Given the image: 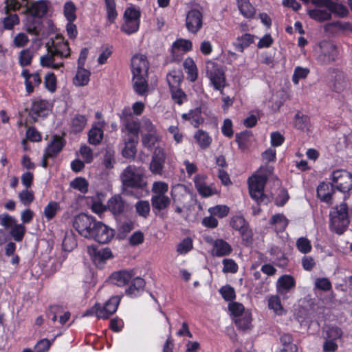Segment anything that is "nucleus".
Listing matches in <instances>:
<instances>
[{
    "mask_svg": "<svg viewBox=\"0 0 352 352\" xmlns=\"http://www.w3.org/2000/svg\"><path fill=\"white\" fill-rule=\"evenodd\" d=\"M60 204L55 201H50L44 208L43 215L47 221L52 220L60 210Z\"/></svg>",
    "mask_w": 352,
    "mask_h": 352,
    "instance_id": "7c9ffc66",
    "label": "nucleus"
},
{
    "mask_svg": "<svg viewBox=\"0 0 352 352\" xmlns=\"http://www.w3.org/2000/svg\"><path fill=\"white\" fill-rule=\"evenodd\" d=\"M120 299L121 298L119 296H112L103 306L96 304L94 307L87 310L83 316H91L95 313L98 318H107L116 311Z\"/></svg>",
    "mask_w": 352,
    "mask_h": 352,
    "instance_id": "6e6552de",
    "label": "nucleus"
},
{
    "mask_svg": "<svg viewBox=\"0 0 352 352\" xmlns=\"http://www.w3.org/2000/svg\"><path fill=\"white\" fill-rule=\"evenodd\" d=\"M114 236L113 230L109 228L101 221H98L89 239H94L100 243H109Z\"/></svg>",
    "mask_w": 352,
    "mask_h": 352,
    "instance_id": "f8f14e48",
    "label": "nucleus"
},
{
    "mask_svg": "<svg viewBox=\"0 0 352 352\" xmlns=\"http://www.w3.org/2000/svg\"><path fill=\"white\" fill-rule=\"evenodd\" d=\"M349 223V217H330V229L338 234H343Z\"/></svg>",
    "mask_w": 352,
    "mask_h": 352,
    "instance_id": "4be33fe9",
    "label": "nucleus"
},
{
    "mask_svg": "<svg viewBox=\"0 0 352 352\" xmlns=\"http://www.w3.org/2000/svg\"><path fill=\"white\" fill-rule=\"evenodd\" d=\"M70 186L74 189H77L82 193H85L88 190V183L85 178L78 177L71 182Z\"/></svg>",
    "mask_w": 352,
    "mask_h": 352,
    "instance_id": "603ef678",
    "label": "nucleus"
},
{
    "mask_svg": "<svg viewBox=\"0 0 352 352\" xmlns=\"http://www.w3.org/2000/svg\"><path fill=\"white\" fill-rule=\"evenodd\" d=\"M206 73L215 89L220 90L223 96V104L222 108L227 110L233 104V98L230 96H225L223 88L226 85V78L223 71L219 65L214 61L208 60L206 63Z\"/></svg>",
    "mask_w": 352,
    "mask_h": 352,
    "instance_id": "7ed1b4c3",
    "label": "nucleus"
},
{
    "mask_svg": "<svg viewBox=\"0 0 352 352\" xmlns=\"http://www.w3.org/2000/svg\"><path fill=\"white\" fill-rule=\"evenodd\" d=\"M140 26V20H129L124 19V23L122 26L121 30L127 34L136 32Z\"/></svg>",
    "mask_w": 352,
    "mask_h": 352,
    "instance_id": "c03bdc74",
    "label": "nucleus"
},
{
    "mask_svg": "<svg viewBox=\"0 0 352 352\" xmlns=\"http://www.w3.org/2000/svg\"><path fill=\"white\" fill-rule=\"evenodd\" d=\"M47 318L56 327L63 326L66 323V312L62 306L54 305L49 307L46 312Z\"/></svg>",
    "mask_w": 352,
    "mask_h": 352,
    "instance_id": "4468645a",
    "label": "nucleus"
},
{
    "mask_svg": "<svg viewBox=\"0 0 352 352\" xmlns=\"http://www.w3.org/2000/svg\"><path fill=\"white\" fill-rule=\"evenodd\" d=\"M25 7V2L22 0V2H19L16 0H7L6 12L8 13L10 10L13 11H20L22 13V11Z\"/></svg>",
    "mask_w": 352,
    "mask_h": 352,
    "instance_id": "6e6d98bb",
    "label": "nucleus"
},
{
    "mask_svg": "<svg viewBox=\"0 0 352 352\" xmlns=\"http://www.w3.org/2000/svg\"><path fill=\"white\" fill-rule=\"evenodd\" d=\"M229 208L226 205H217L208 209L211 215L217 216L219 218H223L229 213Z\"/></svg>",
    "mask_w": 352,
    "mask_h": 352,
    "instance_id": "09e8293b",
    "label": "nucleus"
},
{
    "mask_svg": "<svg viewBox=\"0 0 352 352\" xmlns=\"http://www.w3.org/2000/svg\"><path fill=\"white\" fill-rule=\"evenodd\" d=\"M87 250L94 263L101 262V249L98 250L96 245H89Z\"/></svg>",
    "mask_w": 352,
    "mask_h": 352,
    "instance_id": "0e129e2a",
    "label": "nucleus"
},
{
    "mask_svg": "<svg viewBox=\"0 0 352 352\" xmlns=\"http://www.w3.org/2000/svg\"><path fill=\"white\" fill-rule=\"evenodd\" d=\"M150 209V204L148 201L141 200L138 201L135 204L137 213L144 218H146L149 215Z\"/></svg>",
    "mask_w": 352,
    "mask_h": 352,
    "instance_id": "49530a36",
    "label": "nucleus"
},
{
    "mask_svg": "<svg viewBox=\"0 0 352 352\" xmlns=\"http://www.w3.org/2000/svg\"><path fill=\"white\" fill-rule=\"evenodd\" d=\"M253 42L254 36L250 34H245L241 37H238L233 45L238 52L242 53L244 49L250 46Z\"/></svg>",
    "mask_w": 352,
    "mask_h": 352,
    "instance_id": "2f4dec72",
    "label": "nucleus"
},
{
    "mask_svg": "<svg viewBox=\"0 0 352 352\" xmlns=\"http://www.w3.org/2000/svg\"><path fill=\"white\" fill-rule=\"evenodd\" d=\"M195 187L200 195L203 197H209L216 193V190L199 182L197 179L195 180Z\"/></svg>",
    "mask_w": 352,
    "mask_h": 352,
    "instance_id": "a18cd8bd",
    "label": "nucleus"
},
{
    "mask_svg": "<svg viewBox=\"0 0 352 352\" xmlns=\"http://www.w3.org/2000/svg\"><path fill=\"white\" fill-rule=\"evenodd\" d=\"M131 69L134 76L147 75L148 63L142 54H136L131 59Z\"/></svg>",
    "mask_w": 352,
    "mask_h": 352,
    "instance_id": "dca6fc26",
    "label": "nucleus"
},
{
    "mask_svg": "<svg viewBox=\"0 0 352 352\" xmlns=\"http://www.w3.org/2000/svg\"><path fill=\"white\" fill-rule=\"evenodd\" d=\"M45 88L50 92L55 91L56 89V78L54 73H47L44 81Z\"/></svg>",
    "mask_w": 352,
    "mask_h": 352,
    "instance_id": "13d9d810",
    "label": "nucleus"
},
{
    "mask_svg": "<svg viewBox=\"0 0 352 352\" xmlns=\"http://www.w3.org/2000/svg\"><path fill=\"white\" fill-rule=\"evenodd\" d=\"M239 9L241 13L246 18H251L254 16L255 10L250 4L249 0H236Z\"/></svg>",
    "mask_w": 352,
    "mask_h": 352,
    "instance_id": "c9c22d12",
    "label": "nucleus"
},
{
    "mask_svg": "<svg viewBox=\"0 0 352 352\" xmlns=\"http://www.w3.org/2000/svg\"><path fill=\"white\" fill-rule=\"evenodd\" d=\"M25 7L22 11L26 15L24 22L26 31L34 36H40L43 28L42 19L48 11V1L38 0L29 3L28 0H23Z\"/></svg>",
    "mask_w": 352,
    "mask_h": 352,
    "instance_id": "f257e3e1",
    "label": "nucleus"
},
{
    "mask_svg": "<svg viewBox=\"0 0 352 352\" xmlns=\"http://www.w3.org/2000/svg\"><path fill=\"white\" fill-rule=\"evenodd\" d=\"M134 276L133 271L120 270L113 272L109 279L110 281L118 286H124Z\"/></svg>",
    "mask_w": 352,
    "mask_h": 352,
    "instance_id": "b1692460",
    "label": "nucleus"
},
{
    "mask_svg": "<svg viewBox=\"0 0 352 352\" xmlns=\"http://www.w3.org/2000/svg\"><path fill=\"white\" fill-rule=\"evenodd\" d=\"M87 122V118L84 115L75 114L72 115L69 122L68 131L70 135H77L80 133Z\"/></svg>",
    "mask_w": 352,
    "mask_h": 352,
    "instance_id": "aec40b11",
    "label": "nucleus"
},
{
    "mask_svg": "<svg viewBox=\"0 0 352 352\" xmlns=\"http://www.w3.org/2000/svg\"><path fill=\"white\" fill-rule=\"evenodd\" d=\"M170 199L166 195H153L151 197V205L154 213L164 219V214L160 212L167 208L170 204Z\"/></svg>",
    "mask_w": 352,
    "mask_h": 352,
    "instance_id": "f3484780",
    "label": "nucleus"
},
{
    "mask_svg": "<svg viewBox=\"0 0 352 352\" xmlns=\"http://www.w3.org/2000/svg\"><path fill=\"white\" fill-rule=\"evenodd\" d=\"M3 27L6 30H12L19 23V18L16 14H9L3 19Z\"/></svg>",
    "mask_w": 352,
    "mask_h": 352,
    "instance_id": "bf43d9fd",
    "label": "nucleus"
},
{
    "mask_svg": "<svg viewBox=\"0 0 352 352\" xmlns=\"http://www.w3.org/2000/svg\"><path fill=\"white\" fill-rule=\"evenodd\" d=\"M126 130L131 134L138 135L140 125L138 119L134 118H125L122 122Z\"/></svg>",
    "mask_w": 352,
    "mask_h": 352,
    "instance_id": "a19ab883",
    "label": "nucleus"
},
{
    "mask_svg": "<svg viewBox=\"0 0 352 352\" xmlns=\"http://www.w3.org/2000/svg\"><path fill=\"white\" fill-rule=\"evenodd\" d=\"M170 89L172 98L176 103L181 105L183 103V99L186 98L185 93L179 88V87L171 88Z\"/></svg>",
    "mask_w": 352,
    "mask_h": 352,
    "instance_id": "69168bd1",
    "label": "nucleus"
},
{
    "mask_svg": "<svg viewBox=\"0 0 352 352\" xmlns=\"http://www.w3.org/2000/svg\"><path fill=\"white\" fill-rule=\"evenodd\" d=\"M122 190L124 193L129 194V189H142L146 186L143 170L135 166H128L120 174Z\"/></svg>",
    "mask_w": 352,
    "mask_h": 352,
    "instance_id": "20e7f679",
    "label": "nucleus"
},
{
    "mask_svg": "<svg viewBox=\"0 0 352 352\" xmlns=\"http://www.w3.org/2000/svg\"><path fill=\"white\" fill-rule=\"evenodd\" d=\"M267 180L266 175H254L248 179L250 196L258 204L267 205L271 201V198L263 192Z\"/></svg>",
    "mask_w": 352,
    "mask_h": 352,
    "instance_id": "39448f33",
    "label": "nucleus"
},
{
    "mask_svg": "<svg viewBox=\"0 0 352 352\" xmlns=\"http://www.w3.org/2000/svg\"><path fill=\"white\" fill-rule=\"evenodd\" d=\"M98 221L85 213L76 215L73 220V227L85 238L89 239Z\"/></svg>",
    "mask_w": 352,
    "mask_h": 352,
    "instance_id": "0eeeda50",
    "label": "nucleus"
},
{
    "mask_svg": "<svg viewBox=\"0 0 352 352\" xmlns=\"http://www.w3.org/2000/svg\"><path fill=\"white\" fill-rule=\"evenodd\" d=\"M126 207V203L119 195L112 197L107 203V209L115 215L123 213Z\"/></svg>",
    "mask_w": 352,
    "mask_h": 352,
    "instance_id": "5701e85b",
    "label": "nucleus"
},
{
    "mask_svg": "<svg viewBox=\"0 0 352 352\" xmlns=\"http://www.w3.org/2000/svg\"><path fill=\"white\" fill-rule=\"evenodd\" d=\"M296 247L298 250L303 254H307L311 250V243L309 240L305 237H300L297 240Z\"/></svg>",
    "mask_w": 352,
    "mask_h": 352,
    "instance_id": "4d7b16f0",
    "label": "nucleus"
},
{
    "mask_svg": "<svg viewBox=\"0 0 352 352\" xmlns=\"http://www.w3.org/2000/svg\"><path fill=\"white\" fill-rule=\"evenodd\" d=\"M161 140V138L156 133H149L142 135V142L145 148L151 149L155 144Z\"/></svg>",
    "mask_w": 352,
    "mask_h": 352,
    "instance_id": "79ce46f5",
    "label": "nucleus"
},
{
    "mask_svg": "<svg viewBox=\"0 0 352 352\" xmlns=\"http://www.w3.org/2000/svg\"><path fill=\"white\" fill-rule=\"evenodd\" d=\"M145 281L140 277L134 278L131 285L126 289V294L129 296H137L140 291H143Z\"/></svg>",
    "mask_w": 352,
    "mask_h": 352,
    "instance_id": "c756f323",
    "label": "nucleus"
},
{
    "mask_svg": "<svg viewBox=\"0 0 352 352\" xmlns=\"http://www.w3.org/2000/svg\"><path fill=\"white\" fill-rule=\"evenodd\" d=\"M183 66L188 74V78L191 82L195 81L197 78V68L192 58H187L184 61Z\"/></svg>",
    "mask_w": 352,
    "mask_h": 352,
    "instance_id": "473e14b6",
    "label": "nucleus"
},
{
    "mask_svg": "<svg viewBox=\"0 0 352 352\" xmlns=\"http://www.w3.org/2000/svg\"><path fill=\"white\" fill-rule=\"evenodd\" d=\"M335 186L331 183L322 182L317 188V195L318 198L323 202L329 205L332 204V196L335 192Z\"/></svg>",
    "mask_w": 352,
    "mask_h": 352,
    "instance_id": "a211bd4d",
    "label": "nucleus"
},
{
    "mask_svg": "<svg viewBox=\"0 0 352 352\" xmlns=\"http://www.w3.org/2000/svg\"><path fill=\"white\" fill-rule=\"evenodd\" d=\"M147 75L133 76V88L136 93L144 95L148 92Z\"/></svg>",
    "mask_w": 352,
    "mask_h": 352,
    "instance_id": "c85d7f7f",
    "label": "nucleus"
},
{
    "mask_svg": "<svg viewBox=\"0 0 352 352\" xmlns=\"http://www.w3.org/2000/svg\"><path fill=\"white\" fill-rule=\"evenodd\" d=\"M320 53L318 55V61L323 65L333 63L338 56L336 45L329 41H322L319 44Z\"/></svg>",
    "mask_w": 352,
    "mask_h": 352,
    "instance_id": "9d476101",
    "label": "nucleus"
},
{
    "mask_svg": "<svg viewBox=\"0 0 352 352\" xmlns=\"http://www.w3.org/2000/svg\"><path fill=\"white\" fill-rule=\"evenodd\" d=\"M308 14L311 19L320 22L329 20L331 18L330 11L327 10L314 9L309 10Z\"/></svg>",
    "mask_w": 352,
    "mask_h": 352,
    "instance_id": "4c0bfd02",
    "label": "nucleus"
},
{
    "mask_svg": "<svg viewBox=\"0 0 352 352\" xmlns=\"http://www.w3.org/2000/svg\"><path fill=\"white\" fill-rule=\"evenodd\" d=\"M330 12H333L340 17H344L348 14V10L346 8L341 4H338L331 1V3L328 7Z\"/></svg>",
    "mask_w": 352,
    "mask_h": 352,
    "instance_id": "8fccbe9b",
    "label": "nucleus"
},
{
    "mask_svg": "<svg viewBox=\"0 0 352 352\" xmlns=\"http://www.w3.org/2000/svg\"><path fill=\"white\" fill-rule=\"evenodd\" d=\"M234 320L239 329L245 331L252 328V316L248 311L243 313L240 316L234 318Z\"/></svg>",
    "mask_w": 352,
    "mask_h": 352,
    "instance_id": "cd10ccee",
    "label": "nucleus"
},
{
    "mask_svg": "<svg viewBox=\"0 0 352 352\" xmlns=\"http://www.w3.org/2000/svg\"><path fill=\"white\" fill-rule=\"evenodd\" d=\"M194 138L199 146L203 149L207 148L212 142V139L208 133L203 130H198L195 134Z\"/></svg>",
    "mask_w": 352,
    "mask_h": 352,
    "instance_id": "f704fd0d",
    "label": "nucleus"
},
{
    "mask_svg": "<svg viewBox=\"0 0 352 352\" xmlns=\"http://www.w3.org/2000/svg\"><path fill=\"white\" fill-rule=\"evenodd\" d=\"M64 135V132L63 133L62 136H60L59 135H52L51 141L49 142L47 146L44 151V153H45V157H52V159L57 157L65 144V142L63 138Z\"/></svg>",
    "mask_w": 352,
    "mask_h": 352,
    "instance_id": "ddd939ff",
    "label": "nucleus"
},
{
    "mask_svg": "<svg viewBox=\"0 0 352 352\" xmlns=\"http://www.w3.org/2000/svg\"><path fill=\"white\" fill-rule=\"evenodd\" d=\"M295 286V280L292 276L284 275L277 281V289L280 294H283Z\"/></svg>",
    "mask_w": 352,
    "mask_h": 352,
    "instance_id": "393cba45",
    "label": "nucleus"
},
{
    "mask_svg": "<svg viewBox=\"0 0 352 352\" xmlns=\"http://www.w3.org/2000/svg\"><path fill=\"white\" fill-rule=\"evenodd\" d=\"M66 45L63 36L56 34L54 38H50V41L46 44L47 54L41 56L40 64L43 67L58 69L64 67L63 62L55 63L56 58L62 59L64 56L63 52L61 50L62 45Z\"/></svg>",
    "mask_w": 352,
    "mask_h": 352,
    "instance_id": "f03ea898",
    "label": "nucleus"
},
{
    "mask_svg": "<svg viewBox=\"0 0 352 352\" xmlns=\"http://www.w3.org/2000/svg\"><path fill=\"white\" fill-rule=\"evenodd\" d=\"M103 131L98 126H92L88 133V141L89 144L97 145L102 140Z\"/></svg>",
    "mask_w": 352,
    "mask_h": 352,
    "instance_id": "e433bc0d",
    "label": "nucleus"
},
{
    "mask_svg": "<svg viewBox=\"0 0 352 352\" xmlns=\"http://www.w3.org/2000/svg\"><path fill=\"white\" fill-rule=\"evenodd\" d=\"M25 227L23 224H18L15 223L10 230V234L14 239V240L16 242H21L23 241V237L25 234Z\"/></svg>",
    "mask_w": 352,
    "mask_h": 352,
    "instance_id": "58836bf2",
    "label": "nucleus"
},
{
    "mask_svg": "<svg viewBox=\"0 0 352 352\" xmlns=\"http://www.w3.org/2000/svg\"><path fill=\"white\" fill-rule=\"evenodd\" d=\"M192 248V240L190 238H186L178 244L177 251L180 254H185L190 251Z\"/></svg>",
    "mask_w": 352,
    "mask_h": 352,
    "instance_id": "774afa93",
    "label": "nucleus"
},
{
    "mask_svg": "<svg viewBox=\"0 0 352 352\" xmlns=\"http://www.w3.org/2000/svg\"><path fill=\"white\" fill-rule=\"evenodd\" d=\"M192 49V43L191 41L186 39H178L173 43V48H172V54L173 56L176 53V51L178 50H182L184 52H188Z\"/></svg>",
    "mask_w": 352,
    "mask_h": 352,
    "instance_id": "37998d69",
    "label": "nucleus"
},
{
    "mask_svg": "<svg viewBox=\"0 0 352 352\" xmlns=\"http://www.w3.org/2000/svg\"><path fill=\"white\" fill-rule=\"evenodd\" d=\"M230 225L234 229L240 232L243 239L248 240L251 237V231L243 217L239 216L234 217L231 219Z\"/></svg>",
    "mask_w": 352,
    "mask_h": 352,
    "instance_id": "412c9836",
    "label": "nucleus"
},
{
    "mask_svg": "<svg viewBox=\"0 0 352 352\" xmlns=\"http://www.w3.org/2000/svg\"><path fill=\"white\" fill-rule=\"evenodd\" d=\"M330 217H349V208L346 203L343 202L334 208L333 212L330 213Z\"/></svg>",
    "mask_w": 352,
    "mask_h": 352,
    "instance_id": "5fc2aeb1",
    "label": "nucleus"
},
{
    "mask_svg": "<svg viewBox=\"0 0 352 352\" xmlns=\"http://www.w3.org/2000/svg\"><path fill=\"white\" fill-rule=\"evenodd\" d=\"M202 14L197 9L190 10L186 19V26L192 33H197L202 27Z\"/></svg>",
    "mask_w": 352,
    "mask_h": 352,
    "instance_id": "2eb2a0df",
    "label": "nucleus"
},
{
    "mask_svg": "<svg viewBox=\"0 0 352 352\" xmlns=\"http://www.w3.org/2000/svg\"><path fill=\"white\" fill-rule=\"evenodd\" d=\"M214 255L217 256H223L228 255L232 251V248L226 241L217 239L214 242Z\"/></svg>",
    "mask_w": 352,
    "mask_h": 352,
    "instance_id": "bb28decb",
    "label": "nucleus"
},
{
    "mask_svg": "<svg viewBox=\"0 0 352 352\" xmlns=\"http://www.w3.org/2000/svg\"><path fill=\"white\" fill-rule=\"evenodd\" d=\"M33 58L32 52L29 49L23 50L19 56V63L21 67L30 65Z\"/></svg>",
    "mask_w": 352,
    "mask_h": 352,
    "instance_id": "de8ad7c7",
    "label": "nucleus"
},
{
    "mask_svg": "<svg viewBox=\"0 0 352 352\" xmlns=\"http://www.w3.org/2000/svg\"><path fill=\"white\" fill-rule=\"evenodd\" d=\"M309 117L305 115H302L298 112L295 116V126L298 129H304L308 126L309 122Z\"/></svg>",
    "mask_w": 352,
    "mask_h": 352,
    "instance_id": "680f3d73",
    "label": "nucleus"
},
{
    "mask_svg": "<svg viewBox=\"0 0 352 352\" xmlns=\"http://www.w3.org/2000/svg\"><path fill=\"white\" fill-rule=\"evenodd\" d=\"M168 189V184L163 182H155L152 187V191L155 194V195H165Z\"/></svg>",
    "mask_w": 352,
    "mask_h": 352,
    "instance_id": "e2e57ef3",
    "label": "nucleus"
},
{
    "mask_svg": "<svg viewBox=\"0 0 352 352\" xmlns=\"http://www.w3.org/2000/svg\"><path fill=\"white\" fill-rule=\"evenodd\" d=\"M229 310L234 316V318L240 316L243 313L247 311H245L244 306L241 303L236 302H232L229 305Z\"/></svg>",
    "mask_w": 352,
    "mask_h": 352,
    "instance_id": "338daca9",
    "label": "nucleus"
},
{
    "mask_svg": "<svg viewBox=\"0 0 352 352\" xmlns=\"http://www.w3.org/2000/svg\"><path fill=\"white\" fill-rule=\"evenodd\" d=\"M115 151L110 147L105 149L104 155L103 163L107 168H112L116 162L115 160Z\"/></svg>",
    "mask_w": 352,
    "mask_h": 352,
    "instance_id": "3c124183",
    "label": "nucleus"
},
{
    "mask_svg": "<svg viewBox=\"0 0 352 352\" xmlns=\"http://www.w3.org/2000/svg\"><path fill=\"white\" fill-rule=\"evenodd\" d=\"M166 157L167 154L164 148L160 146L155 147L149 165L152 173L160 175L163 174Z\"/></svg>",
    "mask_w": 352,
    "mask_h": 352,
    "instance_id": "9b49d317",
    "label": "nucleus"
},
{
    "mask_svg": "<svg viewBox=\"0 0 352 352\" xmlns=\"http://www.w3.org/2000/svg\"><path fill=\"white\" fill-rule=\"evenodd\" d=\"M252 136V133L250 131H244L240 133H237L235 137V140L237 142L239 148L241 150L247 148Z\"/></svg>",
    "mask_w": 352,
    "mask_h": 352,
    "instance_id": "ea45409f",
    "label": "nucleus"
},
{
    "mask_svg": "<svg viewBox=\"0 0 352 352\" xmlns=\"http://www.w3.org/2000/svg\"><path fill=\"white\" fill-rule=\"evenodd\" d=\"M76 7L72 1H67V36L74 39L78 35L76 25L72 22L76 19Z\"/></svg>",
    "mask_w": 352,
    "mask_h": 352,
    "instance_id": "6ab92c4d",
    "label": "nucleus"
},
{
    "mask_svg": "<svg viewBox=\"0 0 352 352\" xmlns=\"http://www.w3.org/2000/svg\"><path fill=\"white\" fill-rule=\"evenodd\" d=\"M32 76V74H30V71L27 69H23L21 72V76L25 78V90L28 94H31L34 90L31 80Z\"/></svg>",
    "mask_w": 352,
    "mask_h": 352,
    "instance_id": "052dcab7",
    "label": "nucleus"
},
{
    "mask_svg": "<svg viewBox=\"0 0 352 352\" xmlns=\"http://www.w3.org/2000/svg\"><path fill=\"white\" fill-rule=\"evenodd\" d=\"M52 104L49 100L40 97L34 98L31 101L29 117L34 122H37L47 118L52 111Z\"/></svg>",
    "mask_w": 352,
    "mask_h": 352,
    "instance_id": "423d86ee",
    "label": "nucleus"
},
{
    "mask_svg": "<svg viewBox=\"0 0 352 352\" xmlns=\"http://www.w3.org/2000/svg\"><path fill=\"white\" fill-rule=\"evenodd\" d=\"M181 81L182 75L180 72L173 71L167 75V82L170 89L179 87Z\"/></svg>",
    "mask_w": 352,
    "mask_h": 352,
    "instance_id": "864d4df0",
    "label": "nucleus"
},
{
    "mask_svg": "<svg viewBox=\"0 0 352 352\" xmlns=\"http://www.w3.org/2000/svg\"><path fill=\"white\" fill-rule=\"evenodd\" d=\"M91 72L83 67L78 65L76 76L73 78V82L76 86L87 85L89 81Z\"/></svg>",
    "mask_w": 352,
    "mask_h": 352,
    "instance_id": "a878e982",
    "label": "nucleus"
},
{
    "mask_svg": "<svg viewBox=\"0 0 352 352\" xmlns=\"http://www.w3.org/2000/svg\"><path fill=\"white\" fill-rule=\"evenodd\" d=\"M347 86V81L342 72H338L335 74L332 83V89L336 92L342 91Z\"/></svg>",
    "mask_w": 352,
    "mask_h": 352,
    "instance_id": "72a5a7b5",
    "label": "nucleus"
},
{
    "mask_svg": "<svg viewBox=\"0 0 352 352\" xmlns=\"http://www.w3.org/2000/svg\"><path fill=\"white\" fill-rule=\"evenodd\" d=\"M331 180L336 190L342 192H348L352 189V174L344 169L333 170Z\"/></svg>",
    "mask_w": 352,
    "mask_h": 352,
    "instance_id": "1a4fd4ad",
    "label": "nucleus"
}]
</instances>
